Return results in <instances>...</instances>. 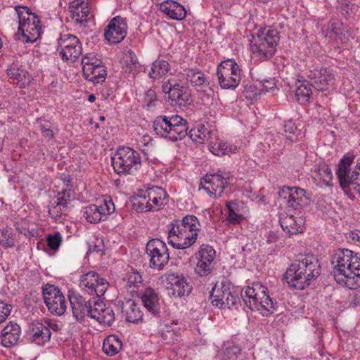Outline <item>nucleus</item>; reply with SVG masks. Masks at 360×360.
Returning <instances> with one entry per match:
<instances>
[{
  "instance_id": "obj_1",
  "label": "nucleus",
  "mask_w": 360,
  "mask_h": 360,
  "mask_svg": "<svg viewBox=\"0 0 360 360\" xmlns=\"http://www.w3.org/2000/svg\"><path fill=\"white\" fill-rule=\"evenodd\" d=\"M335 281L349 289L360 286V257L348 249L338 250L331 259Z\"/></svg>"
},
{
  "instance_id": "obj_2",
  "label": "nucleus",
  "mask_w": 360,
  "mask_h": 360,
  "mask_svg": "<svg viewBox=\"0 0 360 360\" xmlns=\"http://www.w3.org/2000/svg\"><path fill=\"white\" fill-rule=\"evenodd\" d=\"M321 274V265L314 255H302L287 269L284 278L288 285L303 290L316 280Z\"/></svg>"
},
{
  "instance_id": "obj_3",
  "label": "nucleus",
  "mask_w": 360,
  "mask_h": 360,
  "mask_svg": "<svg viewBox=\"0 0 360 360\" xmlns=\"http://www.w3.org/2000/svg\"><path fill=\"white\" fill-rule=\"evenodd\" d=\"M169 226L168 243L179 250L186 249L193 245L201 228L198 219L190 214L181 219H174Z\"/></svg>"
},
{
  "instance_id": "obj_4",
  "label": "nucleus",
  "mask_w": 360,
  "mask_h": 360,
  "mask_svg": "<svg viewBox=\"0 0 360 360\" xmlns=\"http://www.w3.org/2000/svg\"><path fill=\"white\" fill-rule=\"evenodd\" d=\"M250 48L252 54L260 60H267L272 58L280 41V33L272 27H261L252 34Z\"/></svg>"
},
{
  "instance_id": "obj_5",
  "label": "nucleus",
  "mask_w": 360,
  "mask_h": 360,
  "mask_svg": "<svg viewBox=\"0 0 360 360\" xmlns=\"http://www.w3.org/2000/svg\"><path fill=\"white\" fill-rule=\"evenodd\" d=\"M241 296L250 309L258 311L263 316H267L275 311L276 303L269 295L267 288L259 283L244 288Z\"/></svg>"
},
{
  "instance_id": "obj_6",
  "label": "nucleus",
  "mask_w": 360,
  "mask_h": 360,
  "mask_svg": "<svg viewBox=\"0 0 360 360\" xmlns=\"http://www.w3.org/2000/svg\"><path fill=\"white\" fill-rule=\"evenodd\" d=\"M153 129L158 136L172 141L181 140L188 134L187 122L179 115L157 117Z\"/></svg>"
},
{
  "instance_id": "obj_7",
  "label": "nucleus",
  "mask_w": 360,
  "mask_h": 360,
  "mask_svg": "<svg viewBox=\"0 0 360 360\" xmlns=\"http://www.w3.org/2000/svg\"><path fill=\"white\" fill-rule=\"evenodd\" d=\"M15 11L18 16V32L25 42L33 43L41 36V25L39 17L26 6H18Z\"/></svg>"
},
{
  "instance_id": "obj_8",
  "label": "nucleus",
  "mask_w": 360,
  "mask_h": 360,
  "mask_svg": "<svg viewBox=\"0 0 360 360\" xmlns=\"http://www.w3.org/2000/svg\"><path fill=\"white\" fill-rule=\"evenodd\" d=\"M114 171L118 174H133L141 165L139 153L130 147H119L111 158Z\"/></svg>"
},
{
  "instance_id": "obj_9",
  "label": "nucleus",
  "mask_w": 360,
  "mask_h": 360,
  "mask_svg": "<svg viewBox=\"0 0 360 360\" xmlns=\"http://www.w3.org/2000/svg\"><path fill=\"white\" fill-rule=\"evenodd\" d=\"M217 75L222 89H235L241 79V70L234 60H226L219 65Z\"/></svg>"
},
{
  "instance_id": "obj_10",
  "label": "nucleus",
  "mask_w": 360,
  "mask_h": 360,
  "mask_svg": "<svg viewBox=\"0 0 360 360\" xmlns=\"http://www.w3.org/2000/svg\"><path fill=\"white\" fill-rule=\"evenodd\" d=\"M56 51L63 60L72 63L82 54V43L75 35L68 33L60 34Z\"/></svg>"
},
{
  "instance_id": "obj_11",
  "label": "nucleus",
  "mask_w": 360,
  "mask_h": 360,
  "mask_svg": "<svg viewBox=\"0 0 360 360\" xmlns=\"http://www.w3.org/2000/svg\"><path fill=\"white\" fill-rule=\"evenodd\" d=\"M146 251L150 257L149 266L152 269L161 270L169 262V255L167 246L164 241L158 238L149 240L146 245Z\"/></svg>"
},
{
  "instance_id": "obj_12",
  "label": "nucleus",
  "mask_w": 360,
  "mask_h": 360,
  "mask_svg": "<svg viewBox=\"0 0 360 360\" xmlns=\"http://www.w3.org/2000/svg\"><path fill=\"white\" fill-rule=\"evenodd\" d=\"M215 257L214 249L209 245L202 244L195 254L197 262L195 273L200 277L210 276L214 269Z\"/></svg>"
},
{
  "instance_id": "obj_13",
  "label": "nucleus",
  "mask_w": 360,
  "mask_h": 360,
  "mask_svg": "<svg viewBox=\"0 0 360 360\" xmlns=\"http://www.w3.org/2000/svg\"><path fill=\"white\" fill-rule=\"evenodd\" d=\"M229 175L219 171L214 174H207L200 181V188L204 189L208 195L219 198L229 184Z\"/></svg>"
},
{
  "instance_id": "obj_14",
  "label": "nucleus",
  "mask_w": 360,
  "mask_h": 360,
  "mask_svg": "<svg viewBox=\"0 0 360 360\" xmlns=\"http://www.w3.org/2000/svg\"><path fill=\"white\" fill-rule=\"evenodd\" d=\"M43 297L49 311L54 315H63L67 308L65 296L58 288L47 284L43 288Z\"/></svg>"
},
{
  "instance_id": "obj_15",
  "label": "nucleus",
  "mask_w": 360,
  "mask_h": 360,
  "mask_svg": "<svg viewBox=\"0 0 360 360\" xmlns=\"http://www.w3.org/2000/svg\"><path fill=\"white\" fill-rule=\"evenodd\" d=\"M355 155L352 153H346L340 160L336 170V175L340 187L345 190L350 188L354 181V177L358 174V172H350V166L354 162Z\"/></svg>"
},
{
  "instance_id": "obj_16",
  "label": "nucleus",
  "mask_w": 360,
  "mask_h": 360,
  "mask_svg": "<svg viewBox=\"0 0 360 360\" xmlns=\"http://www.w3.org/2000/svg\"><path fill=\"white\" fill-rule=\"evenodd\" d=\"M310 85L317 91H325L334 84L335 75L333 70L324 68H315L308 74Z\"/></svg>"
},
{
  "instance_id": "obj_17",
  "label": "nucleus",
  "mask_w": 360,
  "mask_h": 360,
  "mask_svg": "<svg viewBox=\"0 0 360 360\" xmlns=\"http://www.w3.org/2000/svg\"><path fill=\"white\" fill-rule=\"evenodd\" d=\"M115 211V205L112 199H103L100 205H90L85 207L83 216L90 223H98L101 221L102 217L108 215Z\"/></svg>"
},
{
  "instance_id": "obj_18",
  "label": "nucleus",
  "mask_w": 360,
  "mask_h": 360,
  "mask_svg": "<svg viewBox=\"0 0 360 360\" xmlns=\"http://www.w3.org/2000/svg\"><path fill=\"white\" fill-rule=\"evenodd\" d=\"M162 90L168 95V99L172 105H184L188 101L185 88L174 78L164 79Z\"/></svg>"
},
{
  "instance_id": "obj_19",
  "label": "nucleus",
  "mask_w": 360,
  "mask_h": 360,
  "mask_svg": "<svg viewBox=\"0 0 360 360\" xmlns=\"http://www.w3.org/2000/svg\"><path fill=\"white\" fill-rule=\"evenodd\" d=\"M126 20L120 16L113 18L106 27L105 38L110 44H118L126 37L127 33Z\"/></svg>"
},
{
  "instance_id": "obj_20",
  "label": "nucleus",
  "mask_w": 360,
  "mask_h": 360,
  "mask_svg": "<svg viewBox=\"0 0 360 360\" xmlns=\"http://www.w3.org/2000/svg\"><path fill=\"white\" fill-rule=\"evenodd\" d=\"M70 17L77 23L88 27L92 15L89 8V0H74L69 6Z\"/></svg>"
},
{
  "instance_id": "obj_21",
  "label": "nucleus",
  "mask_w": 360,
  "mask_h": 360,
  "mask_svg": "<svg viewBox=\"0 0 360 360\" xmlns=\"http://www.w3.org/2000/svg\"><path fill=\"white\" fill-rule=\"evenodd\" d=\"M211 302L214 306L221 309L228 308L236 304L238 297L233 294L229 288L223 285L219 288H213L210 295Z\"/></svg>"
},
{
  "instance_id": "obj_22",
  "label": "nucleus",
  "mask_w": 360,
  "mask_h": 360,
  "mask_svg": "<svg viewBox=\"0 0 360 360\" xmlns=\"http://www.w3.org/2000/svg\"><path fill=\"white\" fill-rule=\"evenodd\" d=\"M167 288L169 294L174 297L187 296L191 292L192 287L182 275L169 274L166 276Z\"/></svg>"
},
{
  "instance_id": "obj_23",
  "label": "nucleus",
  "mask_w": 360,
  "mask_h": 360,
  "mask_svg": "<svg viewBox=\"0 0 360 360\" xmlns=\"http://www.w3.org/2000/svg\"><path fill=\"white\" fill-rule=\"evenodd\" d=\"M306 191L297 187H283L278 193L280 198L285 200L289 207L300 209L307 200Z\"/></svg>"
},
{
  "instance_id": "obj_24",
  "label": "nucleus",
  "mask_w": 360,
  "mask_h": 360,
  "mask_svg": "<svg viewBox=\"0 0 360 360\" xmlns=\"http://www.w3.org/2000/svg\"><path fill=\"white\" fill-rule=\"evenodd\" d=\"M311 179L313 182L321 188L333 186L332 171L325 162L314 166V170L311 172Z\"/></svg>"
},
{
  "instance_id": "obj_25",
  "label": "nucleus",
  "mask_w": 360,
  "mask_h": 360,
  "mask_svg": "<svg viewBox=\"0 0 360 360\" xmlns=\"http://www.w3.org/2000/svg\"><path fill=\"white\" fill-rule=\"evenodd\" d=\"M21 335L20 326L13 321L8 322L1 330L0 335L1 345L4 347H11L15 345Z\"/></svg>"
},
{
  "instance_id": "obj_26",
  "label": "nucleus",
  "mask_w": 360,
  "mask_h": 360,
  "mask_svg": "<svg viewBox=\"0 0 360 360\" xmlns=\"http://www.w3.org/2000/svg\"><path fill=\"white\" fill-rule=\"evenodd\" d=\"M160 9L167 18L175 20H181L186 15L184 7L172 0H167L162 2L160 4Z\"/></svg>"
},
{
  "instance_id": "obj_27",
  "label": "nucleus",
  "mask_w": 360,
  "mask_h": 360,
  "mask_svg": "<svg viewBox=\"0 0 360 360\" xmlns=\"http://www.w3.org/2000/svg\"><path fill=\"white\" fill-rule=\"evenodd\" d=\"M69 301L72 314L77 321H82L86 315L88 316L89 303L91 300L86 301L79 295H69Z\"/></svg>"
},
{
  "instance_id": "obj_28",
  "label": "nucleus",
  "mask_w": 360,
  "mask_h": 360,
  "mask_svg": "<svg viewBox=\"0 0 360 360\" xmlns=\"http://www.w3.org/2000/svg\"><path fill=\"white\" fill-rule=\"evenodd\" d=\"M31 340L39 345L48 342L51 335L50 329L42 323H32L30 326Z\"/></svg>"
},
{
  "instance_id": "obj_29",
  "label": "nucleus",
  "mask_w": 360,
  "mask_h": 360,
  "mask_svg": "<svg viewBox=\"0 0 360 360\" xmlns=\"http://www.w3.org/2000/svg\"><path fill=\"white\" fill-rule=\"evenodd\" d=\"M280 224L283 231L290 235L302 232L304 221L302 217L295 218L292 215H286L280 219Z\"/></svg>"
},
{
  "instance_id": "obj_30",
  "label": "nucleus",
  "mask_w": 360,
  "mask_h": 360,
  "mask_svg": "<svg viewBox=\"0 0 360 360\" xmlns=\"http://www.w3.org/2000/svg\"><path fill=\"white\" fill-rule=\"evenodd\" d=\"M188 135L194 142L203 143L207 141L209 143L212 139H214L216 131L210 129L204 124H200L191 129Z\"/></svg>"
},
{
  "instance_id": "obj_31",
  "label": "nucleus",
  "mask_w": 360,
  "mask_h": 360,
  "mask_svg": "<svg viewBox=\"0 0 360 360\" xmlns=\"http://www.w3.org/2000/svg\"><path fill=\"white\" fill-rule=\"evenodd\" d=\"M141 300L144 307L153 315L158 316L160 314L158 295L153 289L146 288L141 295Z\"/></svg>"
},
{
  "instance_id": "obj_32",
  "label": "nucleus",
  "mask_w": 360,
  "mask_h": 360,
  "mask_svg": "<svg viewBox=\"0 0 360 360\" xmlns=\"http://www.w3.org/2000/svg\"><path fill=\"white\" fill-rule=\"evenodd\" d=\"M209 144L210 151L215 155L221 156L224 155H229L234 153L236 150L235 146L229 145L226 142H224L218 138L217 132L214 135V139H212Z\"/></svg>"
},
{
  "instance_id": "obj_33",
  "label": "nucleus",
  "mask_w": 360,
  "mask_h": 360,
  "mask_svg": "<svg viewBox=\"0 0 360 360\" xmlns=\"http://www.w3.org/2000/svg\"><path fill=\"white\" fill-rule=\"evenodd\" d=\"M122 313L128 322L137 323L142 321L143 312L134 301L127 300L122 307Z\"/></svg>"
},
{
  "instance_id": "obj_34",
  "label": "nucleus",
  "mask_w": 360,
  "mask_h": 360,
  "mask_svg": "<svg viewBox=\"0 0 360 360\" xmlns=\"http://www.w3.org/2000/svg\"><path fill=\"white\" fill-rule=\"evenodd\" d=\"M85 78L94 84L103 82L106 77V70L101 64L87 66L83 68Z\"/></svg>"
},
{
  "instance_id": "obj_35",
  "label": "nucleus",
  "mask_w": 360,
  "mask_h": 360,
  "mask_svg": "<svg viewBox=\"0 0 360 360\" xmlns=\"http://www.w3.org/2000/svg\"><path fill=\"white\" fill-rule=\"evenodd\" d=\"M7 75L13 82H17L20 89L25 88L30 79H26L27 72L18 64L13 63L6 70Z\"/></svg>"
},
{
  "instance_id": "obj_36",
  "label": "nucleus",
  "mask_w": 360,
  "mask_h": 360,
  "mask_svg": "<svg viewBox=\"0 0 360 360\" xmlns=\"http://www.w3.org/2000/svg\"><path fill=\"white\" fill-rule=\"evenodd\" d=\"M186 82L193 87H204L210 84L204 73L198 69H187L184 70Z\"/></svg>"
},
{
  "instance_id": "obj_37",
  "label": "nucleus",
  "mask_w": 360,
  "mask_h": 360,
  "mask_svg": "<svg viewBox=\"0 0 360 360\" xmlns=\"http://www.w3.org/2000/svg\"><path fill=\"white\" fill-rule=\"evenodd\" d=\"M122 70L133 77L139 71L140 65L135 53L129 50L128 51L122 61Z\"/></svg>"
},
{
  "instance_id": "obj_38",
  "label": "nucleus",
  "mask_w": 360,
  "mask_h": 360,
  "mask_svg": "<svg viewBox=\"0 0 360 360\" xmlns=\"http://www.w3.org/2000/svg\"><path fill=\"white\" fill-rule=\"evenodd\" d=\"M153 204L147 205L146 211H157L168 202L169 195L162 188L154 186Z\"/></svg>"
},
{
  "instance_id": "obj_39",
  "label": "nucleus",
  "mask_w": 360,
  "mask_h": 360,
  "mask_svg": "<svg viewBox=\"0 0 360 360\" xmlns=\"http://www.w3.org/2000/svg\"><path fill=\"white\" fill-rule=\"evenodd\" d=\"M122 343L116 335H109L103 343V350L108 356H114L122 349Z\"/></svg>"
},
{
  "instance_id": "obj_40",
  "label": "nucleus",
  "mask_w": 360,
  "mask_h": 360,
  "mask_svg": "<svg viewBox=\"0 0 360 360\" xmlns=\"http://www.w3.org/2000/svg\"><path fill=\"white\" fill-rule=\"evenodd\" d=\"M310 84L299 81L296 84L295 96L297 101L302 104L308 103L312 94Z\"/></svg>"
},
{
  "instance_id": "obj_41",
  "label": "nucleus",
  "mask_w": 360,
  "mask_h": 360,
  "mask_svg": "<svg viewBox=\"0 0 360 360\" xmlns=\"http://www.w3.org/2000/svg\"><path fill=\"white\" fill-rule=\"evenodd\" d=\"M99 281V275L96 271H89L82 274L79 278V287L86 293H93L94 283Z\"/></svg>"
},
{
  "instance_id": "obj_42",
  "label": "nucleus",
  "mask_w": 360,
  "mask_h": 360,
  "mask_svg": "<svg viewBox=\"0 0 360 360\" xmlns=\"http://www.w3.org/2000/svg\"><path fill=\"white\" fill-rule=\"evenodd\" d=\"M161 340L167 345L174 344L180 338L179 328L166 325L160 333Z\"/></svg>"
},
{
  "instance_id": "obj_43",
  "label": "nucleus",
  "mask_w": 360,
  "mask_h": 360,
  "mask_svg": "<svg viewBox=\"0 0 360 360\" xmlns=\"http://www.w3.org/2000/svg\"><path fill=\"white\" fill-rule=\"evenodd\" d=\"M226 205L229 212L226 217V220L229 223L232 224H240L243 219V216L239 211L240 202L236 201H229L226 202Z\"/></svg>"
},
{
  "instance_id": "obj_44",
  "label": "nucleus",
  "mask_w": 360,
  "mask_h": 360,
  "mask_svg": "<svg viewBox=\"0 0 360 360\" xmlns=\"http://www.w3.org/2000/svg\"><path fill=\"white\" fill-rule=\"evenodd\" d=\"M170 69L169 64L165 60H156L152 64L149 76L153 79H158L166 75Z\"/></svg>"
},
{
  "instance_id": "obj_45",
  "label": "nucleus",
  "mask_w": 360,
  "mask_h": 360,
  "mask_svg": "<svg viewBox=\"0 0 360 360\" xmlns=\"http://www.w3.org/2000/svg\"><path fill=\"white\" fill-rule=\"evenodd\" d=\"M69 211V209L53 200L49 205V214L56 221L63 219Z\"/></svg>"
},
{
  "instance_id": "obj_46",
  "label": "nucleus",
  "mask_w": 360,
  "mask_h": 360,
  "mask_svg": "<svg viewBox=\"0 0 360 360\" xmlns=\"http://www.w3.org/2000/svg\"><path fill=\"white\" fill-rule=\"evenodd\" d=\"M154 194L153 186L142 191L141 194L139 196L137 204L142 211L147 212V205H152V204H153Z\"/></svg>"
},
{
  "instance_id": "obj_47",
  "label": "nucleus",
  "mask_w": 360,
  "mask_h": 360,
  "mask_svg": "<svg viewBox=\"0 0 360 360\" xmlns=\"http://www.w3.org/2000/svg\"><path fill=\"white\" fill-rule=\"evenodd\" d=\"M221 360H243L240 348L236 345L226 347L223 350Z\"/></svg>"
},
{
  "instance_id": "obj_48",
  "label": "nucleus",
  "mask_w": 360,
  "mask_h": 360,
  "mask_svg": "<svg viewBox=\"0 0 360 360\" xmlns=\"http://www.w3.org/2000/svg\"><path fill=\"white\" fill-rule=\"evenodd\" d=\"M98 323L104 326H110L115 321V314L111 307H106L104 304L103 310L100 312Z\"/></svg>"
},
{
  "instance_id": "obj_49",
  "label": "nucleus",
  "mask_w": 360,
  "mask_h": 360,
  "mask_svg": "<svg viewBox=\"0 0 360 360\" xmlns=\"http://www.w3.org/2000/svg\"><path fill=\"white\" fill-rule=\"evenodd\" d=\"M109 286L108 282L103 278L99 276V281L94 283L93 293H88L91 295H96L98 297H101L104 295L108 288Z\"/></svg>"
},
{
  "instance_id": "obj_50",
  "label": "nucleus",
  "mask_w": 360,
  "mask_h": 360,
  "mask_svg": "<svg viewBox=\"0 0 360 360\" xmlns=\"http://www.w3.org/2000/svg\"><path fill=\"white\" fill-rule=\"evenodd\" d=\"M63 241V237L60 232H55L53 234H48L46 242L49 248L52 250H57Z\"/></svg>"
},
{
  "instance_id": "obj_51",
  "label": "nucleus",
  "mask_w": 360,
  "mask_h": 360,
  "mask_svg": "<svg viewBox=\"0 0 360 360\" xmlns=\"http://www.w3.org/2000/svg\"><path fill=\"white\" fill-rule=\"evenodd\" d=\"M142 283V277L139 272L135 269H131L127 273V286L129 288H138Z\"/></svg>"
},
{
  "instance_id": "obj_52",
  "label": "nucleus",
  "mask_w": 360,
  "mask_h": 360,
  "mask_svg": "<svg viewBox=\"0 0 360 360\" xmlns=\"http://www.w3.org/2000/svg\"><path fill=\"white\" fill-rule=\"evenodd\" d=\"M104 307L103 302L94 300V304L91 302L89 303L88 316L91 319L96 320L98 322V316L101 315L100 312Z\"/></svg>"
},
{
  "instance_id": "obj_53",
  "label": "nucleus",
  "mask_w": 360,
  "mask_h": 360,
  "mask_svg": "<svg viewBox=\"0 0 360 360\" xmlns=\"http://www.w3.org/2000/svg\"><path fill=\"white\" fill-rule=\"evenodd\" d=\"M0 244L6 248L15 245L14 239L10 230L3 229L0 232Z\"/></svg>"
},
{
  "instance_id": "obj_54",
  "label": "nucleus",
  "mask_w": 360,
  "mask_h": 360,
  "mask_svg": "<svg viewBox=\"0 0 360 360\" xmlns=\"http://www.w3.org/2000/svg\"><path fill=\"white\" fill-rule=\"evenodd\" d=\"M39 129L42 136L49 139L54 137V132L53 130V124L49 121H44L39 123Z\"/></svg>"
},
{
  "instance_id": "obj_55",
  "label": "nucleus",
  "mask_w": 360,
  "mask_h": 360,
  "mask_svg": "<svg viewBox=\"0 0 360 360\" xmlns=\"http://www.w3.org/2000/svg\"><path fill=\"white\" fill-rule=\"evenodd\" d=\"M53 200L58 202L60 205H63L70 210V204L71 202V195L70 191H63L59 193Z\"/></svg>"
},
{
  "instance_id": "obj_56",
  "label": "nucleus",
  "mask_w": 360,
  "mask_h": 360,
  "mask_svg": "<svg viewBox=\"0 0 360 360\" xmlns=\"http://www.w3.org/2000/svg\"><path fill=\"white\" fill-rule=\"evenodd\" d=\"M98 64H101V61L97 59L94 53H87L82 58V69L87 66H93Z\"/></svg>"
},
{
  "instance_id": "obj_57",
  "label": "nucleus",
  "mask_w": 360,
  "mask_h": 360,
  "mask_svg": "<svg viewBox=\"0 0 360 360\" xmlns=\"http://www.w3.org/2000/svg\"><path fill=\"white\" fill-rule=\"evenodd\" d=\"M156 102V93L154 90L150 89L144 94L143 103L147 107H152L155 105Z\"/></svg>"
},
{
  "instance_id": "obj_58",
  "label": "nucleus",
  "mask_w": 360,
  "mask_h": 360,
  "mask_svg": "<svg viewBox=\"0 0 360 360\" xmlns=\"http://www.w3.org/2000/svg\"><path fill=\"white\" fill-rule=\"evenodd\" d=\"M327 35L329 37H338L342 34V31L340 28L339 27V24L336 22H332L331 24L328 25V30H327Z\"/></svg>"
},
{
  "instance_id": "obj_59",
  "label": "nucleus",
  "mask_w": 360,
  "mask_h": 360,
  "mask_svg": "<svg viewBox=\"0 0 360 360\" xmlns=\"http://www.w3.org/2000/svg\"><path fill=\"white\" fill-rule=\"evenodd\" d=\"M11 310L12 306L11 304H8L4 302H0V317L4 321L10 315Z\"/></svg>"
},
{
  "instance_id": "obj_60",
  "label": "nucleus",
  "mask_w": 360,
  "mask_h": 360,
  "mask_svg": "<svg viewBox=\"0 0 360 360\" xmlns=\"http://www.w3.org/2000/svg\"><path fill=\"white\" fill-rule=\"evenodd\" d=\"M276 88L275 79L264 80L262 84V90L264 92L274 91Z\"/></svg>"
},
{
  "instance_id": "obj_61",
  "label": "nucleus",
  "mask_w": 360,
  "mask_h": 360,
  "mask_svg": "<svg viewBox=\"0 0 360 360\" xmlns=\"http://www.w3.org/2000/svg\"><path fill=\"white\" fill-rule=\"evenodd\" d=\"M348 239L350 242L360 246V231L356 230L351 231L349 234Z\"/></svg>"
},
{
  "instance_id": "obj_62",
  "label": "nucleus",
  "mask_w": 360,
  "mask_h": 360,
  "mask_svg": "<svg viewBox=\"0 0 360 360\" xmlns=\"http://www.w3.org/2000/svg\"><path fill=\"white\" fill-rule=\"evenodd\" d=\"M349 189H354L360 194V174L358 173V174L354 177V181L351 184V186Z\"/></svg>"
},
{
  "instance_id": "obj_63",
  "label": "nucleus",
  "mask_w": 360,
  "mask_h": 360,
  "mask_svg": "<svg viewBox=\"0 0 360 360\" xmlns=\"http://www.w3.org/2000/svg\"><path fill=\"white\" fill-rule=\"evenodd\" d=\"M296 127L292 122H288L284 125V130L285 133L294 134L296 131Z\"/></svg>"
},
{
  "instance_id": "obj_64",
  "label": "nucleus",
  "mask_w": 360,
  "mask_h": 360,
  "mask_svg": "<svg viewBox=\"0 0 360 360\" xmlns=\"http://www.w3.org/2000/svg\"><path fill=\"white\" fill-rule=\"evenodd\" d=\"M97 242L99 243V244H96L94 245V251L95 252H100V251H102V248H101V245L103 243V241L102 240H96Z\"/></svg>"
}]
</instances>
